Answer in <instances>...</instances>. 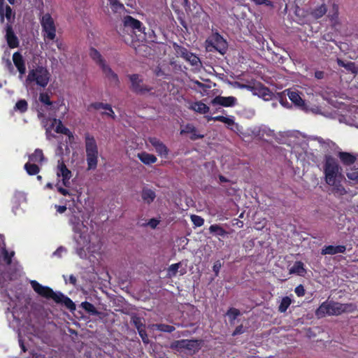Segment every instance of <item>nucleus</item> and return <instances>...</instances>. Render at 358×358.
Masks as SVG:
<instances>
[{
	"label": "nucleus",
	"mask_w": 358,
	"mask_h": 358,
	"mask_svg": "<svg viewBox=\"0 0 358 358\" xmlns=\"http://www.w3.org/2000/svg\"><path fill=\"white\" fill-rule=\"evenodd\" d=\"M325 183L329 187L330 192L336 196H341L347 193L342 185L344 180L343 168L338 159L330 153H326L322 157L320 165Z\"/></svg>",
	"instance_id": "1"
},
{
	"label": "nucleus",
	"mask_w": 358,
	"mask_h": 358,
	"mask_svg": "<svg viewBox=\"0 0 358 358\" xmlns=\"http://www.w3.org/2000/svg\"><path fill=\"white\" fill-rule=\"evenodd\" d=\"M73 229L76 234L77 252L81 258H87L90 253V232L88 227L83 221L74 217L71 220Z\"/></svg>",
	"instance_id": "2"
},
{
	"label": "nucleus",
	"mask_w": 358,
	"mask_h": 358,
	"mask_svg": "<svg viewBox=\"0 0 358 358\" xmlns=\"http://www.w3.org/2000/svg\"><path fill=\"white\" fill-rule=\"evenodd\" d=\"M356 308L357 306L355 303H341L327 301L316 310L315 315L319 318L326 315H338L343 313H352Z\"/></svg>",
	"instance_id": "3"
},
{
	"label": "nucleus",
	"mask_w": 358,
	"mask_h": 358,
	"mask_svg": "<svg viewBox=\"0 0 358 358\" xmlns=\"http://www.w3.org/2000/svg\"><path fill=\"white\" fill-rule=\"evenodd\" d=\"M91 59L100 66L105 78L111 85L117 86L119 85L120 81L117 75L107 64L100 53L93 48H91Z\"/></svg>",
	"instance_id": "4"
},
{
	"label": "nucleus",
	"mask_w": 358,
	"mask_h": 358,
	"mask_svg": "<svg viewBox=\"0 0 358 358\" xmlns=\"http://www.w3.org/2000/svg\"><path fill=\"white\" fill-rule=\"evenodd\" d=\"M50 77V73L45 67L37 66L34 69L29 71L27 81L35 82L37 85L44 88L48 85Z\"/></svg>",
	"instance_id": "5"
},
{
	"label": "nucleus",
	"mask_w": 358,
	"mask_h": 358,
	"mask_svg": "<svg viewBox=\"0 0 358 358\" xmlns=\"http://www.w3.org/2000/svg\"><path fill=\"white\" fill-rule=\"evenodd\" d=\"M30 284L38 295L47 299H52L57 303L61 304L65 296L62 292H55L50 287L43 286L36 280H31Z\"/></svg>",
	"instance_id": "6"
},
{
	"label": "nucleus",
	"mask_w": 358,
	"mask_h": 358,
	"mask_svg": "<svg viewBox=\"0 0 358 358\" xmlns=\"http://www.w3.org/2000/svg\"><path fill=\"white\" fill-rule=\"evenodd\" d=\"M45 41H54L56 38V26L50 14L46 13L40 20Z\"/></svg>",
	"instance_id": "7"
},
{
	"label": "nucleus",
	"mask_w": 358,
	"mask_h": 358,
	"mask_svg": "<svg viewBox=\"0 0 358 358\" xmlns=\"http://www.w3.org/2000/svg\"><path fill=\"white\" fill-rule=\"evenodd\" d=\"M206 43L208 44L207 46L208 50H211L210 47H212L222 55H224L227 49V41L217 33L213 34L212 36L206 41Z\"/></svg>",
	"instance_id": "8"
},
{
	"label": "nucleus",
	"mask_w": 358,
	"mask_h": 358,
	"mask_svg": "<svg viewBox=\"0 0 358 358\" xmlns=\"http://www.w3.org/2000/svg\"><path fill=\"white\" fill-rule=\"evenodd\" d=\"M171 348L177 350L185 349L188 350L189 353H194L199 350L200 345L199 343L195 340H180L172 343Z\"/></svg>",
	"instance_id": "9"
},
{
	"label": "nucleus",
	"mask_w": 358,
	"mask_h": 358,
	"mask_svg": "<svg viewBox=\"0 0 358 358\" xmlns=\"http://www.w3.org/2000/svg\"><path fill=\"white\" fill-rule=\"evenodd\" d=\"M0 248H1V256L0 260L4 262L6 265H10L12 262V258L15 255L14 251H8L6 249V243L3 240V236L0 234Z\"/></svg>",
	"instance_id": "10"
},
{
	"label": "nucleus",
	"mask_w": 358,
	"mask_h": 358,
	"mask_svg": "<svg viewBox=\"0 0 358 358\" xmlns=\"http://www.w3.org/2000/svg\"><path fill=\"white\" fill-rule=\"evenodd\" d=\"M123 24L124 27L131 29L135 32H143L145 29L142 23L139 20H136L129 15L125 16L123 18Z\"/></svg>",
	"instance_id": "11"
},
{
	"label": "nucleus",
	"mask_w": 358,
	"mask_h": 358,
	"mask_svg": "<svg viewBox=\"0 0 358 358\" xmlns=\"http://www.w3.org/2000/svg\"><path fill=\"white\" fill-rule=\"evenodd\" d=\"M148 142L155 148L156 152L162 157H166L169 154L167 147L159 139L155 137H150Z\"/></svg>",
	"instance_id": "12"
},
{
	"label": "nucleus",
	"mask_w": 358,
	"mask_h": 358,
	"mask_svg": "<svg viewBox=\"0 0 358 358\" xmlns=\"http://www.w3.org/2000/svg\"><path fill=\"white\" fill-rule=\"evenodd\" d=\"M129 79L131 82L132 90L134 92L141 94H144L145 92H149L150 89L143 85V84L142 83V80L139 78L138 75H131L129 76Z\"/></svg>",
	"instance_id": "13"
},
{
	"label": "nucleus",
	"mask_w": 358,
	"mask_h": 358,
	"mask_svg": "<svg viewBox=\"0 0 358 358\" xmlns=\"http://www.w3.org/2000/svg\"><path fill=\"white\" fill-rule=\"evenodd\" d=\"M58 163L57 175L58 177H62L64 185L67 186L71 178V172L68 169L63 161H59Z\"/></svg>",
	"instance_id": "14"
},
{
	"label": "nucleus",
	"mask_w": 358,
	"mask_h": 358,
	"mask_svg": "<svg viewBox=\"0 0 358 358\" xmlns=\"http://www.w3.org/2000/svg\"><path fill=\"white\" fill-rule=\"evenodd\" d=\"M6 39L9 48H15L19 46V40L15 34L12 26L8 24L6 27Z\"/></svg>",
	"instance_id": "15"
},
{
	"label": "nucleus",
	"mask_w": 358,
	"mask_h": 358,
	"mask_svg": "<svg viewBox=\"0 0 358 358\" xmlns=\"http://www.w3.org/2000/svg\"><path fill=\"white\" fill-rule=\"evenodd\" d=\"M236 101L237 100L234 96H217L212 100L211 103L213 105H220L224 107H231L236 105Z\"/></svg>",
	"instance_id": "16"
},
{
	"label": "nucleus",
	"mask_w": 358,
	"mask_h": 358,
	"mask_svg": "<svg viewBox=\"0 0 358 358\" xmlns=\"http://www.w3.org/2000/svg\"><path fill=\"white\" fill-rule=\"evenodd\" d=\"M287 96L296 106L299 107L303 110H308V106L296 91L288 90Z\"/></svg>",
	"instance_id": "17"
},
{
	"label": "nucleus",
	"mask_w": 358,
	"mask_h": 358,
	"mask_svg": "<svg viewBox=\"0 0 358 358\" xmlns=\"http://www.w3.org/2000/svg\"><path fill=\"white\" fill-rule=\"evenodd\" d=\"M91 107H93L94 109L99 110L101 114L106 115L108 117L112 119L115 118V115L114 111L112 109L110 105L103 103H95L91 104Z\"/></svg>",
	"instance_id": "18"
},
{
	"label": "nucleus",
	"mask_w": 358,
	"mask_h": 358,
	"mask_svg": "<svg viewBox=\"0 0 358 358\" xmlns=\"http://www.w3.org/2000/svg\"><path fill=\"white\" fill-rule=\"evenodd\" d=\"M13 61L20 75L24 74L26 73L25 62L21 53L19 52L13 53Z\"/></svg>",
	"instance_id": "19"
},
{
	"label": "nucleus",
	"mask_w": 358,
	"mask_h": 358,
	"mask_svg": "<svg viewBox=\"0 0 358 358\" xmlns=\"http://www.w3.org/2000/svg\"><path fill=\"white\" fill-rule=\"evenodd\" d=\"M311 140L317 141L321 148L327 151L329 150H335L337 148L336 143L329 139H323L321 137L314 136L311 138Z\"/></svg>",
	"instance_id": "20"
},
{
	"label": "nucleus",
	"mask_w": 358,
	"mask_h": 358,
	"mask_svg": "<svg viewBox=\"0 0 358 358\" xmlns=\"http://www.w3.org/2000/svg\"><path fill=\"white\" fill-rule=\"evenodd\" d=\"M346 250L345 245H328L322 250V255H336L338 253H344Z\"/></svg>",
	"instance_id": "21"
},
{
	"label": "nucleus",
	"mask_w": 358,
	"mask_h": 358,
	"mask_svg": "<svg viewBox=\"0 0 358 358\" xmlns=\"http://www.w3.org/2000/svg\"><path fill=\"white\" fill-rule=\"evenodd\" d=\"M180 134H191L190 138L192 140H194V141L196 140V139H199V138H202L204 136L203 134H198L197 130L195 128V127L194 125H192V124H187L180 131Z\"/></svg>",
	"instance_id": "22"
},
{
	"label": "nucleus",
	"mask_w": 358,
	"mask_h": 358,
	"mask_svg": "<svg viewBox=\"0 0 358 358\" xmlns=\"http://www.w3.org/2000/svg\"><path fill=\"white\" fill-rule=\"evenodd\" d=\"M137 157L139 160L145 165H150L155 163L157 160V157L146 152H141L137 154Z\"/></svg>",
	"instance_id": "23"
},
{
	"label": "nucleus",
	"mask_w": 358,
	"mask_h": 358,
	"mask_svg": "<svg viewBox=\"0 0 358 358\" xmlns=\"http://www.w3.org/2000/svg\"><path fill=\"white\" fill-rule=\"evenodd\" d=\"M338 156L345 166H350L353 164L357 159L355 155L347 152H338Z\"/></svg>",
	"instance_id": "24"
},
{
	"label": "nucleus",
	"mask_w": 358,
	"mask_h": 358,
	"mask_svg": "<svg viewBox=\"0 0 358 358\" xmlns=\"http://www.w3.org/2000/svg\"><path fill=\"white\" fill-rule=\"evenodd\" d=\"M141 197L144 202L149 204L155 200L156 194L152 189L144 188L142 190Z\"/></svg>",
	"instance_id": "25"
},
{
	"label": "nucleus",
	"mask_w": 358,
	"mask_h": 358,
	"mask_svg": "<svg viewBox=\"0 0 358 358\" xmlns=\"http://www.w3.org/2000/svg\"><path fill=\"white\" fill-rule=\"evenodd\" d=\"M289 273L303 276L306 273V269L304 268L303 264L301 262H296L289 268Z\"/></svg>",
	"instance_id": "26"
},
{
	"label": "nucleus",
	"mask_w": 358,
	"mask_h": 358,
	"mask_svg": "<svg viewBox=\"0 0 358 358\" xmlns=\"http://www.w3.org/2000/svg\"><path fill=\"white\" fill-rule=\"evenodd\" d=\"M190 109L200 114H206L209 111V107L201 101H196L192 103Z\"/></svg>",
	"instance_id": "27"
},
{
	"label": "nucleus",
	"mask_w": 358,
	"mask_h": 358,
	"mask_svg": "<svg viewBox=\"0 0 358 358\" xmlns=\"http://www.w3.org/2000/svg\"><path fill=\"white\" fill-rule=\"evenodd\" d=\"M98 150L94 141L91 138V169H94L97 164Z\"/></svg>",
	"instance_id": "28"
},
{
	"label": "nucleus",
	"mask_w": 358,
	"mask_h": 358,
	"mask_svg": "<svg viewBox=\"0 0 358 358\" xmlns=\"http://www.w3.org/2000/svg\"><path fill=\"white\" fill-rule=\"evenodd\" d=\"M29 160L34 163H41L44 160L43 150L38 148L36 149L34 153L29 156Z\"/></svg>",
	"instance_id": "29"
},
{
	"label": "nucleus",
	"mask_w": 358,
	"mask_h": 358,
	"mask_svg": "<svg viewBox=\"0 0 358 358\" xmlns=\"http://www.w3.org/2000/svg\"><path fill=\"white\" fill-rule=\"evenodd\" d=\"M53 121L55 123H57L56 128H55V131L57 133L65 134L69 136H70L71 135V132L70 131V130L63 125V124L60 120H57V119L55 118L53 120Z\"/></svg>",
	"instance_id": "30"
},
{
	"label": "nucleus",
	"mask_w": 358,
	"mask_h": 358,
	"mask_svg": "<svg viewBox=\"0 0 358 358\" xmlns=\"http://www.w3.org/2000/svg\"><path fill=\"white\" fill-rule=\"evenodd\" d=\"M24 168L29 176H35L40 171V168L38 165L30 162H27Z\"/></svg>",
	"instance_id": "31"
},
{
	"label": "nucleus",
	"mask_w": 358,
	"mask_h": 358,
	"mask_svg": "<svg viewBox=\"0 0 358 358\" xmlns=\"http://www.w3.org/2000/svg\"><path fill=\"white\" fill-rule=\"evenodd\" d=\"M213 119V121L222 122L224 123L225 124H227L228 127L234 126L235 124L234 117L233 116L225 117V116L219 115V116H215Z\"/></svg>",
	"instance_id": "32"
},
{
	"label": "nucleus",
	"mask_w": 358,
	"mask_h": 358,
	"mask_svg": "<svg viewBox=\"0 0 358 358\" xmlns=\"http://www.w3.org/2000/svg\"><path fill=\"white\" fill-rule=\"evenodd\" d=\"M209 231L218 236H224L227 232L219 224H212L209 227Z\"/></svg>",
	"instance_id": "33"
},
{
	"label": "nucleus",
	"mask_w": 358,
	"mask_h": 358,
	"mask_svg": "<svg viewBox=\"0 0 358 358\" xmlns=\"http://www.w3.org/2000/svg\"><path fill=\"white\" fill-rule=\"evenodd\" d=\"M174 50L176 51V54L178 57H180L183 58L185 60L186 59L187 57L188 56L189 52L185 48L180 46L177 44L173 45Z\"/></svg>",
	"instance_id": "34"
},
{
	"label": "nucleus",
	"mask_w": 358,
	"mask_h": 358,
	"mask_svg": "<svg viewBox=\"0 0 358 358\" xmlns=\"http://www.w3.org/2000/svg\"><path fill=\"white\" fill-rule=\"evenodd\" d=\"M346 176L354 183L358 182V169H346Z\"/></svg>",
	"instance_id": "35"
},
{
	"label": "nucleus",
	"mask_w": 358,
	"mask_h": 358,
	"mask_svg": "<svg viewBox=\"0 0 358 358\" xmlns=\"http://www.w3.org/2000/svg\"><path fill=\"white\" fill-rule=\"evenodd\" d=\"M152 328L153 329H157L160 331L169 332V333H171L175 330V327L173 326H171V325H168V324H152Z\"/></svg>",
	"instance_id": "36"
},
{
	"label": "nucleus",
	"mask_w": 358,
	"mask_h": 358,
	"mask_svg": "<svg viewBox=\"0 0 358 358\" xmlns=\"http://www.w3.org/2000/svg\"><path fill=\"white\" fill-rule=\"evenodd\" d=\"M327 13V8L324 4H322L315 9H314L312 12V15L316 18L322 17Z\"/></svg>",
	"instance_id": "37"
},
{
	"label": "nucleus",
	"mask_w": 358,
	"mask_h": 358,
	"mask_svg": "<svg viewBox=\"0 0 358 358\" xmlns=\"http://www.w3.org/2000/svg\"><path fill=\"white\" fill-rule=\"evenodd\" d=\"M185 61L188 62L192 66L199 67L201 66L200 59L194 54L189 52Z\"/></svg>",
	"instance_id": "38"
},
{
	"label": "nucleus",
	"mask_w": 358,
	"mask_h": 358,
	"mask_svg": "<svg viewBox=\"0 0 358 358\" xmlns=\"http://www.w3.org/2000/svg\"><path fill=\"white\" fill-rule=\"evenodd\" d=\"M292 303V299L289 296H285L282 299L278 310L280 313H285Z\"/></svg>",
	"instance_id": "39"
},
{
	"label": "nucleus",
	"mask_w": 358,
	"mask_h": 358,
	"mask_svg": "<svg viewBox=\"0 0 358 358\" xmlns=\"http://www.w3.org/2000/svg\"><path fill=\"white\" fill-rule=\"evenodd\" d=\"M15 110H18L20 113H24L28 109V103L27 101L24 99H20L17 101L15 106L14 107Z\"/></svg>",
	"instance_id": "40"
},
{
	"label": "nucleus",
	"mask_w": 358,
	"mask_h": 358,
	"mask_svg": "<svg viewBox=\"0 0 358 358\" xmlns=\"http://www.w3.org/2000/svg\"><path fill=\"white\" fill-rule=\"evenodd\" d=\"M332 13H329L328 15V17H329L332 24H335L338 22V6L336 4H333L332 6Z\"/></svg>",
	"instance_id": "41"
},
{
	"label": "nucleus",
	"mask_w": 358,
	"mask_h": 358,
	"mask_svg": "<svg viewBox=\"0 0 358 358\" xmlns=\"http://www.w3.org/2000/svg\"><path fill=\"white\" fill-rule=\"evenodd\" d=\"M85 153L87 169H90V134H85Z\"/></svg>",
	"instance_id": "42"
},
{
	"label": "nucleus",
	"mask_w": 358,
	"mask_h": 358,
	"mask_svg": "<svg viewBox=\"0 0 358 358\" xmlns=\"http://www.w3.org/2000/svg\"><path fill=\"white\" fill-rule=\"evenodd\" d=\"M181 264L180 263H176L171 264L169 268H168V276L169 277H173L176 275L178 268H180Z\"/></svg>",
	"instance_id": "43"
},
{
	"label": "nucleus",
	"mask_w": 358,
	"mask_h": 358,
	"mask_svg": "<svg viewBox=\"0 0 358 358\" xmlns=\"http://www.w3.org/2000/svg\"><path fill=\"white\" fill-rule=\"evenodd\" d=\"M337 63H338V66L344 67L345 69H346L348 71H351L352 72L355 71V64L352 62H350L345 63L343 60L338 59Z\"/></svg>",
	"instance_id": "44"
},
{
	"label": "nucleus",
	"mask_w": 358,
	"mask_h": 358,
	"mask_svg": "<svg viewBox=\"0 0 358 358\" xmlns=\"http://www.w3.org/2000/svg\"><path fill=\"white\" fill-rule=\"evenodd\" d=\"M61 304L65 306L66 308L71 310L76 309V305L74 304L73 301L66 296H64Z\"/></svg>",
	"instance_id": "45"
},
{
	"label": "nucleus",
	"mask_w": 358,
	"mask_h": 358,
	"mask_svg": "<svg viewBox=\"0 0 358 358\" xmlns=\"http://www.w3.org/2000/svg\"><path fill=\"white\" fill-rule=\"evenodd\" d=\"M191 220L196 227H201L204 223V220L201 217L196 215H192Z\"/></svg>",
	"instance_id": "46"
},
{
	"label": "nucleus",
	"mask_w": 358,
	"mask_h": 358,
	"mask_svg": "<svg viewBox=\"0 0 358 358\" xmlns=\"http://www.w3.org/2000/svg\"><path fill=\"white\" fill-rule=\"evenodd\" d=\"M87 3L86 0L81 1L80 0H76V9L78 13L82 15L84 11L82 10V9H84L85 6H87Z\"/></svg>",
	"instance_id": "47"
},
{
	"label": "nucleus",
	"mask_w": 358,
	"mask_h": 358,
	"mask_svg": "<svg viewBox=\"0 0 358 358\" xmlns=\"http://www.w3.org/2000/svg\"><path fill=\"white\" fill-rule=\"evenodd\" d=\"M39 100L41 102L48 106L52 104V102L50 101V96L47 93H41L39 96Z\"/></svg>",
	"instance_id": "48"
},
{
	"label": "nucleus",
	"mask_w": 358,
	"mask_h": 358,
	"mask_svg": "<svg viewBox=\"0 0 358 358\" xmlns=\"http://www.w3.org/2000/svg\"><path fill=\"white\" fill-rule=\"evenodd\" d=\"M257 6L264 5L268 7H273V3L270 0H250Z\"/></svg>",
	"instance_id": "49"
},
{
	"label": "nucleus",
	"mask_w": 358,
	"mask_h": 358,
	"mask_svg": "<svg viewBox=\"0 0 358 358\" xmlns=\"http://www.w3.org/2000/svg\"><path fill=\"white\" fill-rule=\"evenodd\" d=\"M110 6L111 8L115 11H117L120 9L124 8L123 4L119 2L117 0H110Z\"/></svg>",
	"instance_id": "50"
},
{
	"label": "nucleus",
	"mask_w": 358,
	"mask_h": 358,
	"mask_svg": "<svg viewBox=\"0 0 358 358\" xmlns=\"http://www.w3.org/2000/svg\"><path fill=\"white\" fill-rule=\"evenodd\" d=\"M137 329H138V334H139L141 338H142L143 343H148L149 339H148V335H147L145 331L141 327H137Z\"/></svg>",
	"instance_id": "51"
},
{
	"label": "nucleus",
	"mask_w": 358,
	"mask_h": 358,
	"mask_svg": "<svg viewBox=\"0 0 358 358\" xmlns=\"http://www.w3.org/2000/svg\"><path fill=\"white\" fill-rule=\"evenodd\" d=\"M240 315V311L236 308H230L227 312V315L231 319L235 320Z\"/></svg>",
	"instance_id": "52"
},
{
	"label": "nucleus",
	"mask_w": 358,
	"mask_h": 358,
	"mask_svg": "<svg viewBox=\"0 0 358 358\" xmlns=\"http://www.w3.org/2000/svg\"><path fill=\"white\" fill-rule=\"evenodd\" d=\"M222 266V264L221 261L217 260L214 263V265L213 266V271L215 273V275H218L220 270Z\"/></svg>",
	"instance_id": "53"
},
{
	"label": "nucleus",
	"mask_w": 358,
	"mask_h": 358,
	"mask_svg": "<svg viewBox=\"0 0 358 358\" xmlns=\"http://www.w3.org/2000/svg\"><path fill=\"white\" fill-rule=\"evenodd\" d=\"M5 13L4 17H6L8 21H10L12 16V8L8 5L5 6Z\"/></svg>",
	"instance_id": "54"
},
{
	"label": "nucleus",
	"mask_w": 358,
	"mask_h": 358,
	"mask_svg": "<svg viewBox=\"0 0 358 358\" xmlns=\"http://www.w3.org/2000/svg\"><path fill=\"white\" fill-rule=\"evenodd\" d=\"M4 1H0V22L3 23L4 22Z\"/></svg>",
	"instance_id": "55"
},
{
	"label": "nucleus",
	"mask_w": 358,
	"mask_h": 358,
	"mask_svg": "<svg viewBox=\"0 0 358 358\" xmlns=\"http://www.w3.org/2000/svg\"><path fill=\"white\" fill-rule=\"evenodd\" d=\"M294 292L298 296H303L305 294V289L303 287L300 285L295 288Z\"/></svg>",
	"instance_id": "56"
},
{
	"label": "nucleus",
	"mask_w": 358,
	"mask_h": 358,
	"mask_svg": "<svg viewBox=\"0 0 358 358\" xmlns=\"http://www.w3.org/2000/svg\"><path fill=\"white\" fill-rule=\"evenodd\" d=\"M57 191L62 195L64 196H66V195H69V192L67 189L66 188H64L62 187H60V186H58V185H57Z\"/></svg>",
	"instance_id": "57"
},
{
	"label": "nucleus",
	"mask_w": 358,
	"mask_h": 358,
	"mask_svg": "<svg viewBox=\"0 0 358 358\" xmlns=\"http://www.w3.org/2000/svg\"><path fill=\"white\" fill-rule=\"evenodd\" d=\"M306 112H312L315 114L320 113V109L317 106L308 107V110H305Z\"/></svg>",
	"instance_id": "58"
},
{
	"label": "nucleus",
	"mask_w": 358,
	"mask_h": 358,
	"mask_svg": "<svg viewBox=\"0 0 358 358\" xmlns=\"http://www.w3.org/2000/svg\"><path fill=\"white\" fill-rule=\"evenodd\" d=\"M55 208L57 210V212L59 213H64L66 210V206H59V205H55Z\"/></svg>",
	"instance_id": "59"
},
{
	"label": "nucleus",
	"mask_w": 358,
	"mask_h": 358,
	"mask_svg": "<svg viewBox=\"0 0 358 358\" xmlns=\"http://www.w3.org/2000/svg\"><path fill=\"white\" fill-rule=\"evenodd\" d=\"M158 224L159 221L156 219H151L148 223V224L152 229H155L158 225Z\"/></svg>",
	"instance_id": "60"
},
{
	"label": "nucleus",
	"mask_w": 358,
	"mask_h": 358,
	"mask_svg": "<svg viewBox=\"0 0 358 358\" xmlns=\"http://www.w3.org/2000/svg\"><path fill=\"white\" fill-rule=\"evenodd\" d=\"M31 358H46L45 356L40 352H34L31 353Z\"/></svg>",
	"instance_id": "61"
},
{
	"label": "nucleus",
	"mask_w": 358,
	"mask_h": 358,
	"mask_svg": "<svg viewBox=\"0 0 358 358\" xmlns=\"http://www.w3.org/2000/svg\"><path fill=\"white\" fill-rule=\"evenodd\" d=\"M64 251H65V249L63 247H59L54 252V255L61 257Z\"/></svg>",
	"instance_id": "62"
},
{
	"label": "nucleus",
	"mask_w": 358,
	"mask_h": 358,
	"mask_svg": "<svg viewBox=\"0 0 358 358\" xmlns=\"http://www.w3.org/2000/svg\"><path fill=\"white\" fill-rule=\"evenodd\" d=\"M76 278L73 275H71L69 278V282L73 285H76Z\"/></svg>",
	"instance_id": "63"
},
{
	"label": "nucleus",
	"mask_w": 358,
	"mask_h": 358,
	"mask_svg": "<svg viewBox=\"0 0 358 358\" xmlns=\"http://www.w3.org/2000/svg\"><path fill=\"white\" fill-rule=\"evenodd\" d=\"M315 76L317 79H322L324 77V73H323V71H316L315 73Z\"/></svg>",
	"instance_id": "64"
}]
</instances>
